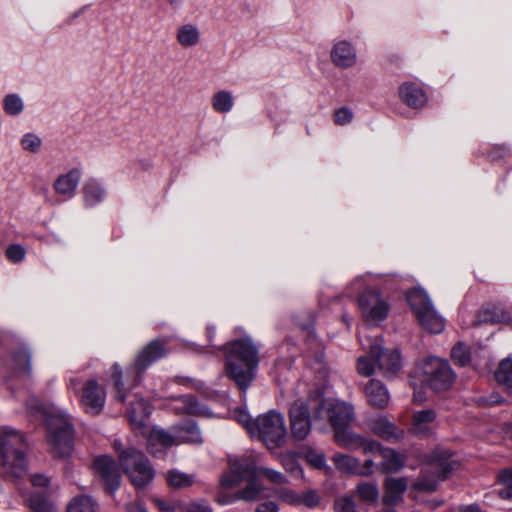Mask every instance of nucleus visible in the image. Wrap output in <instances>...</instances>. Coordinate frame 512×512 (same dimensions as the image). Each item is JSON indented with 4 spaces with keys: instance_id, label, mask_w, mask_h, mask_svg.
<instances>
[{
    "instance_id": "nucleus-13",
    "label": "nucleus",
    "mask_w": 512,
    "mask_h": 512,
    "mask_svg": "<svg viewBox=\"0 0 512 512\" xmlns=\"http://www.w3.org/2000/svg\"><path fill=\"white\" fill-rule=\"evenodd\" d=\"M358 306L363 318L369 322L383 321L390 310L387 299L374 289H365L358 296Z\"/></svg>"
},
{
    "instance_id": "nucleus-39",
    "label": "nucleus",
    "mask_w": 512,
    "mask_h": 512,
    "mask_svg": "<svg viewBox=\"0 0 512 512\" xmlns=\"http://www.w3.org/2000/svg\"><path fill=\"white\" fill-rule=\"evenodd\" d=\"M167 481L171 487L184 488L191 486L194 482L193 476L178 470L169 471Z\"/></svg>"
},
{
    "instance_id": "nucleus-59",
    "label": "nucleus",
    "mask_w": 512,
    "mask_h": 512,
    "mask_svg": "<svg viewBox=\"0 0 512 512\" xmlns=\"http://www.w3.org/2000/svg\"><path fill=\"white\" fill-rule=\"evenodd\" d=\"M285 467L291 473H302V469L300 468V466L292 459L289 460L287 464H285Z\"/></svg>"
},
{
    "instance_id": "nucleus-9",
    "label": "nucleus",
    "mask_w": 512,
    "mask_h": 512,
    "mask_svg": "<svg viewBox=\"0 0 512 512\" xmlns=\"http://www.w3.org/2000/svg\"><path fill=\"white\" fill-rule=\"evenodd\" d=\"M407 301L415 313L420 325L427 331L438 334L445 328L443 317L435 310L431 299L422 288L407 292Z\"/></svg>"
},
{
    "instance_id": "nucleus-14",
    "label": "nucleus",
    "mask_w": 512,
    "mask_h": 512,
    "mask_svg": "<svg viewBox=\"0 0 512 512\" xmlns=\"http://www.w3.org/2000/svg\"><path fill=\"white\" fill-rule=\"evenodd\" d=\"M450 454L448 451L436 450L431 455V471L436 475V478L430 479L424 475L421 479L413 484V488L425 492H433L436 490L438 482L446 478L447 474L452 470L451 462L449 461Z\"/></svg>"
},
{
    "instance_id": "nucleus-57",
    "label": "nucleus",
    "mask_w": 512,
    "mask_h": 512,
    "mask_svg": "<svg viewBox=\"0 0 512 512\" xmlns=\"http://www.w3.org/2000/svg\"><path fill=\"white\" fill-rule=\"evenodd\" d=\"M308 460L313 466L317 468H323L326 465V459L321 453L309 455Z\"/></svg>"
},
{
    "instance_id": "nucleus-8",
    "label": "nucleus",
    "mask_w": 512,
    "mask_h": 512,
    "mask_svg": "<svg viewBox=\"0 0 512 512\" xmlns=\"http://www.w3.org/2000/svg\"><path fill=\"white\" fill-rule=\"evenodd\" d=\"M251 429V437L261 440L268 449L280 448L285 443V419L275 410L259 415L256 418V426Z\"/></svg>"
},
{
    "instance_id": "nucleus-56",
    "label": "nucleus",
    "mask_w": 512,
    "mask_h": 512,
    "mask_svg": "<svg viewBox=\"0 0 512 512\" xmlns=\"http://www.w3.org/2000/svg\"><path fill=\"white\" fill-rule=\"evenodd\" d=\"M279 506L274 501H267L260 504L254 512H278Z\"/></svg>"
},
{
    "instance_id": "nucleus-43",
    "label": "nucleus",
    "mask_w": 512,
    "mask_h": 512,
    "mask_svg": "<svg viewBox=\"0 0 512 512\" xmlns=\"http://www.w3.org/2000/svg\"><path fill=\"white\" fill-rule=\"evenodd\" d=\"M371 356H360L357 360V371L364 377L371 376L375 371L374 361L371 360Z\"/></svg>"
},
{
    "instance_id": "nucleus-19",
    "label": "nucleus",
    "mask_w": 512,
    "mask_h": 512,
    "mask_svg": "<svg viewBox=\"0 0 512 512\" xmlns=\"http://www.w3.org/2000/svg\"><path fill=\"white\" fill-rule=\"evenodd\" d=\"M367 424L376 436L388 442L399 441L404 436V431L390 422L385 416L372 417L368 420Z\"/></svg>"
},
{
    "instance_id": "nucleus-37",
    "label": "nucleus",
    "mask_w": 512,
    "mask_h": 512,
    "mask_svg": "<svg viewBox=\"0 0 512 512\" xmlns=\"http://www.w3.org/2000/svg\"><path fill=\"white\" fill-rule=\"evenodd\" d=\"M3 109L10 116H18L24 110V102L16 93L8 94L3 99Z\"/></svg>"
},
{
    "instance_id": "nucleus-28",
    "label": "nucleus",
    "mask_w": 512,
    "mask_h": 512,
    "mask_svg": "<svg viewBox=\"0 0 512 512\" xmlns=\"http://www.w3.org/2000/svg\"><path fill=\"white\" fill-rule=\"evenodd\" d=\"M201 38L199 28L192 23L180 25L176 31V39L183 48H192L199 44Z\"/></svg>"
},
{
    "instance_id": "nucleus-52",
    "label": "nucleus",
    "mask_w": 512,
    "mask_h": 512,
    "mask_svg": "<svg viewBox=\"0 0 512 512\" xmlns=\"http://www.w3.org/2000/svg\"><path fill=\"white\" fill-rule=\"evenodd\" d=\"M301 505H304L307 508H315L320 503L319 495L313 491L309 490L301 495Z\"/></svg>"
},
{
    "instance_id": "nucleus-50",
    "label": "nucleus",
    "mask_w": 512,
    "mask_h": 512,
    "mask_svg": "<svg viewBox=\"0 0 512 512\" xmlns=\"http://www.w3.org/2000/svg\"><path fill=\"white\" fill-rule=\"evenodd\" d=\"M353 119V112L347 107H342L335 111L334 121L338 125H346Z\"/></svg>"
},
{
    "instance_id": "nucleus-46",
    "label": "nucleus",
    "mask_w": 512,
    "mask_h": 512,
    "mask_svg": "<svg viewBox=\"0 0 512 512\" xmlns=\"http://www.w3.org/2000/svg\"><path fill=\"white\" fill-rule=\"evenodd\" d=\"M279 498L285 503L292 506L301 505V495L290 489H282L279 492Z\"/></svg>"
},
{
    "instance_id": "nucleus-10",
    "label": "nucleus",
    "mask_w": 512,
    "mask_h": 512,
    "mask_svg": "<svg viewBox=\"0 0 512 512\" xmlns=\"http://www.w3.org/2000/svg\"><path fill=\"white\" fill-rule=\"evenodd\" d=\"M362 348L377 362L379 369L386 378H393L402 368L401 356L398 350L383 349L382 337L359 335Z\"/></svg>"
},
{
    "instance_id": "nucleus-27",
    "label": "nucleus",
    "mask_w": 512,
    "mask_h": 512,
    "mask_svg": "<svg viewBox=\"0 0 512 512\" xmlns=\"http://www.w3.org/2000/svg\"><path fill=\"white\" fill-rule=\"evenodd\" d=\"M172 409L177 414L205 416L208 413V408L200 404L193 395H183L175 399Z\"/></svg>"
},
{
    "instance_id": "nucleus-40",
    "label": "nucleus",
    "mask_w": 512,
    "mask_h": 512,
    "mask_svg": "<svg viewBox=\"0 0 512 512\" xmlns=\"http://www.w3.org/2000/svg\"><path fill=\"white\" fill-rule=\"evenodd\" d=\"M451 357L455 364L459 366H467L472 362L470 350L468 346L462 342L457 343L452 348Z\"/></svg>"
},
{
    "instance_id": "nucleus-17",
    "label": "nucleus",
    "mask_w": 512,
    "mask_h": 512,
    "mask_svg": "<svg viewBox=\"0 0 512 512\" xmlns=\"http://www.w3.org/2000/svg\"><path fill=\"white\" fill-rule=\"evenodd\" d=\"M165 343L160 339H155L147 344L137 355L131 370L136 374V383L140 381L142 373L155 361L161 359L166 354Z\"/></svg>"
},
{
    "instance_id": "nucleus-51",
    "label": "nucleus",
    "mask_w": 512,
    "mask_h": 512,
    "mask_svg": "<svg viewBox=\"0 0 512 512\" xmlns=\"http://www.w3.org/2000/svg\"><path fill=\"white\" fill-rule=\"evenodd\" d=\"M225 489L226 488H223L220 485V490L218 491L215 497V501L217 503H219L220 505H231L236 501H239V499L237 498V492H235L234 494H229L225 491Z\"/></svg>"
},
{
    "instance_id": "nucleus-48",
    "label": "nucleus",
    "mask_w": 512,
    "mask_h": 512,
    "mask_svg": "<svg viewBox=\"0 0 512 512\" xmlns=\"http://www.w3.org/2000/svg\"><path fill=\"white\" fill-rule=\"evenodd\" d=\"M335 512H357L354 501L350 497H341L335 501Z\"/></svg>"
},
{
    "instance_id": "nucleus-26",
    "label": "nucleus",
    "mask_w": 512,
    "mask_h": 512,
    "mask_svg": "<svg viewBox=\"0 0 512 512\" xmlns=\"http://www.w3.org/2000/svg\"><path fill=\"white\" fill-rule=\"evenodd\" d=\"M178 444L191 443L198 444L202 442V436L196 423L192 420H186L182 423L172 426Z\"/></svg>"
},
{
    "instance_id": "nucleus-22",
    "label": "nucleus",
    "mask_w": 512,
    "mask_h": 512,
    "mask_svg": "<svg viewBox=\"0 0 512 512\" xmlns=\"http://www.w3.org/2000/svg\"><path fill=\"white\" fill-rule=\"evenodd\" d=\"M364 393L369 405L375 408L383 409L389 403V392L380 380H369L364 387Z\"/></svg>"
},
{
    "instance_id": "nucleus-5",
    "label": "nucleus",
    "mask_w": 512,
    "mask_h": 512,
    "mask_svg": "<svg viewBox=\"0 0 512 512\" xmlns=\"http://www.w3.org/2000/svg\"><path fill=\"white\" fill-rule=\"evenodd\" d=\"M310 403L314 409V422L329 423L334 431L347 428L353 419V407L337 399L323 397V389H310Z\"/></svg>"
},
{
    "instance_id": "nucleus-44",
    "label": "nucleus",
    "mask_w": 512,
    "mask_h": 512,
    "mask_svg": "<svg viewBox=\"0 0 512 512\" xmlns=\"http://www.w3.org/2000/svg\"><path fill=\"white\" fill-rule=\"evenodd\" d=\"M260 473L265 478H267L269 481L275 484H283L286 482V477L279 471H276L271 468L267 467H256V474Z\"/></svg>"
},
{
    "instance_id": "nucleus-63",
    "label": "nucleus",
    "mask_w": 512,
    "mask_h": 512,
    "mask_svg": "<svg viewBox=\"0 0 512 512\" xmlns=\"http://www.w3.org/2000/svg\"><path fill=\"white\" fill-rule=\"evenodd\" d=\"M173 9H180L185 0H167Z\"/></svg>"
},
{
    "instance_id": "nucleus-11",
    "label": "nucleus",
    "mask_w": 512,
    "mask_h": 512,
    "mask_svg": "<svg viewBox=\"0 0 512 512\" xmlns=\"http://www.w3.org/2000/svg\"><path fill=\"white\" fill-rule=\"evenodd\" d=\"M120 464L136 487H145L154 478V469L144 453L135 448H128L119 455Z\"/></svg>"
},
{
    "instance_id": "nucleus-55",
    "label": "nucleus",
    "mask_w": 512,
    "mask_h": 512,
    "mask_svg": "<svg viewBox=\"0 0 512 512\" xmlns=\"http://www.w3.org/2000/svg\"><path fill=\"white\" fill-rule=\"evenodd\" d=\"M313 369L317 370L319 373L325 376L326 368L324 364V355L322 351H317L315 353L314 362H309Z\"/></svg>"
},
{
    "instance_id": "nucleus-18",
    "label": "nucleus",
    "mask_w": 512,
    "mask_h": 512,
    "mask_svg": "<svg viewBox=\"0 0 512 512\" xmlns=\"http://www.w3.org/2000/svg\"><path fill=\"white\" fill-rule=\"evenodd\" d=\"M93 469L105 482L110 492H114L120 485V469L115 460L108 455L98 456L93 462Z\"/></svg>"
},
{
    "instance_id": "nucleus-62",
    "label": "nucleus",
    "mask_w": 512,
    "mask_h": 512,
    "mask_svg": "<svg viewBox=\"0 0 512 512\" xmlns=\"http://www.w3.org/2000/svg\"><path fill=\"white\" fill-rule=\"evenodd\" d=\"M154 502L161 511H169V506L163 500L156 499Z\"/></svg>"
},
{
    "instance_id": "nucleus-24",
    "label": "nucleus",
    "mask_w": 512,
    "mask_h": 512,
    "mask_svg": "<svg viewBox=\"0 0 512 512\" xmlns=\"http://www.w3.org/2000/svg\"><path fill=\"white\" fill-rule=\"evenodd\" d=\"M400 99L409 107L422 108L427 103V96L423 89L412 82H405L399 87Z\"/></svg>"
},
{
    "instance_id": "nucleus-45",
    "label": "nucleus",
    "mask_w": 512,
    "mask_h": 512,
    "mask_svg": "<svg viewBox=\"0 0 512 512\" xmlns=\"http://www.w3.org/2000/svg\"><path fill=\"white\" fill-rule=\"evenodd\" d=\"M234 418L247 430L251 435V428L256 426V419L252 420L250 415L243 409H237L234 412Z\"/></svg>"
},
{
    "instance_id": "nucleus-6",
    "label": "nucleus",
    "mask_w": 512,
    "mask_h": 512,
    "mask_svg": "<svg viewBox=\"0 0 512 512\" xmlns=\"http://www.w3.org/2000/svg\"><path fill=\"white\" fill-rule=\"evenodd\" d=\"M23 435L14 429L4 427L0 430V460L4 472L14 478H21L27 473Z\"/></svg>"
},
{
    "instance_id": "nucleus-32",
    "label": "nucleus",
    "mask_w": 512,
    "mask_h": 512,
    "mask_svg": "<svg viewBox=\"0 0 512 512\" xmlns=\"http://www.w3.org/2000/svg\"><path fill=\"white\" fill-rule=\"evenodd\" d=\"M496 381L512 395V355L503 359L495 372Z\"/></svg>"
},
{
    "instance_id": "nucleus-7",
    "label": "nucleus",
    "mask_w": 512,
    "mask_h": 512,
    "mask_svg": "<svg viewBox=\"0 0 512 512\" xmlns=\"http://www.w3.org/2000/svg\"><path fill=\"white\" fill-rule=\"evenodd\" d=\"M296 400L290 407V428L292 436L297 440L305 439L311 430V421H314V409L310 403V389L307 384L300 382L295 388Z\"/></svg>"
},
{
    "instance_id": "nucleus-35",
    "label": "nucleus",
    "mask_w": 512,
    "mask_h": 512,
    "mask_svg": "<svg viewBox=\"0 0 512 512\" xmlns=\"http://www.w3.org/2000/svg\"><path fill=\"white\" fill-rule=\"evenodd\" d=\"M66 512H97V504L89 496H76L68 504Z\"/></svg>"
},
{
    "instance_id": "nucleus-30",
    "label": "nucleus",
    "mask_w": 512,
    "mask_h": 512,
    "mask_svg": "<svg viewBox=\"0 0 512 512\" xmlns=\"http://www.w3.org/2000/svg\"><path fill=\"white\" fill-rule=\"evenodd\" d=\"M211 106L215 112L227 114L234 107V96L227 90L217 91L211 97Z\"/></svg>"
},
{
    "instance_id": "nucleus-31",
    "label": "nucleus",
    "mask_w": 512,
    "mask_h": 512,
    "mask_svg": "<svg viewBox=\"0 0 512 512\" xmlns=\"http://www.w3.org/2000/svg\"><path fill=\"white\" fill-rule=\"evenodd\" d=\"M333 462L336 466V468L342 472L350 473L359 475L363 472L362 465L360 464V461L351 456L346 454H335L333 456Z\"/></svg>"
},
{
    "instance_id": "nucleus-21",
    "label": "nucleus",
    "mask_w": 512,
    "mask_h": 512,
    "mask_svg": "<svg viewBox=\"0 0 512 512\" xmlns=\"http://www.w3.org/2000/svg\"><path fill=\"white\" fill-rule=\"evenodd\" d=\"M81 175L82 173L79 169H71L56 178L53 183V189L58 195L62 196L64 200H70L76 194Z\"/></svg>"
},
{
    "instance_id": "nucleus-29",
    "label": "nucleus",
    "mask_w": 512,
    "mask_h": 512,
    "mask_svg": "<svg viewBox=\"0 0 512 512\" xmlns=\"http://www.w3.org/2000/svg\"><path fill=\"white\" fill-rule=\"evenodd\" d=\"M382 458L381 462V471L383 473H395L399 471L405 463V460L401 454L396 452L394 449L385 448L382 450V454H380Z\"/></svg>"
},
{
    "instance_id": "nucleus-12",
    "label": "nucleus",
    "mask_w": 512,
    "mask_h": 512,
    "mask_svg": "<svg viewBox=\"0 0 512 512\" xmlns=\"http://www.w3.org/2000/svg\"><path fill=\"white\" fill-rule=\"evenodd\" d=\"M455 379L449 363L446 360L429 357L421 368V381L432 390L439 392L451 387Z\"/></svg>"
},
{
    "instance_id": "nucleus-41",
    "label": "nucleus",
    "mask_w": 512,
    "mask_h": 512,
    "mask_svg": "<svg viewBox=\"0 0 512 512\" xmlns=\"http://www.w3.org/2000/svg\"><path fill=\"white\" fill-rule=\"evenodd\" d=\"M357 493L361 500L374 502L379 497L378 487L374 483L362 482L357 486Z\"/></svg>"
},
{
    "instance_id": "nucleus-54",
    "label": "nucleus",
    "mask_w": 512,
    "mask_h": 512,
    "mask_svg": "<svg viewBox=\"0 0 512 512\" xmlns=\"http://www.w3.org/2000/svg\"><path fill=\"white\" fill-rule=\"evenodd\" d=\"M185 512H213V510L206 502L201 500L186 505Z\"/></svg>"
},
{
    "instance_id": "nucleus-2",
    "label": "nucleus",
    "mask_w": 512,
    "mask_h": 512,
    "mask_svg": "<svg viewBox=\"0 0 512 512\" xmlns=\"http://www.w3.org/2000/svg\"><path fill=\"white\" fill-rule=\"evenodd\" d=\"M27 411L47 427L48 442L55 457L66 458L73 450V427L69 415L54 404L36 398L27 401Z\"/></svg>"
},
{
    "instance_id": "nucleus-3",
    "label": "nucleus",
    "mask_w": 512,
    "mask_h": 512,
    "mask_svg": "<svg viewBox=\"0 0 512 512\" xmlns=\"http://www.w3.org/2000/svg\"><path fill=\"white\" fill-rule=\"evenodd\" d=\"M225 356V374L246 396L259 365L258 350L249 337L231 341L220 348Z\"/></svg>"
},
{
    "instance_id": "nucleus-25",
    "label": "nucleus",
    "mask_w": 512,
    "mask_h": 512,
    "mask_svg": "<svg viewBox=\"0 0 512 512\" xmlns=\"http://www.w3.org/2000/svg\"><path fill=\"white\" fill-rule=\"evenodd\" d=\"M407 479L404 477L386 479L384 488L383 502L386 505H395L402 500L403 494L407 489Z\"/></svg>"
},
{
    "instance_id": "nucleus-42",
    "label": "nucleus",
    "mask_w": 512,
    "mask_h": 512,
    "mask_svg": "<svg viewBox=\"0 0 512 512\" xmlns=\"http://www.w3.org/2000/svg\"><path fill=\"white\" fill-rule=\"evenodd\" d=\"M21 147L28 152L37 153L42 146V139L34 133H26L20 140Z\"/></svg>"
},
{
    "instance_id": "nucleus-53",
    "label": "nucleus",
    "mask_w": 512,
    "mask_h": 512,
    "mask_svg": "<svg viewBox=\"0 0 512 512\" xmlns=\"http://www.w3.org/2000/svg\"><path fill=\"white\" fill-rule=\"evenodd\" d=\"M371 283H374V279H372L371 275L358 276L351 282L350 288L353 291H359Z\"/></svg>"
},
{
    "instance_id": "nucleus-23",
    "label": "nucleus",
    "mask_w": 512,
    "mask_h": 512,
    "mask_svg": "<svg viewBox=\"0 0 512 512\" xmlns=\"http://www.w3.org/2000/svg\"><path fill=\"white\" fill-rule=\"evenodd\" d=\"M82 193L84 206L92 208L105 200L107 189L101 181L91 178L84 182Z\"/></svg>"
},
{
    "instance_id": "nucleus-15",
    "label": "nucleus",
    "mask_w": 512,
    "mask_h": 512,
    "mask_svg": "<svg viewBox=\"0 0 512 512\" xmlns=\"http://www.w3.org/2000/svg\"><path fill=\"white\" fill-rule=\"evenodd\" d=\"M331 63L338 69L353 68L358 61L357 48L348 39H336L329 53Z\"/></svg>"
},
{
    "instance_id": "nucleus-16",
    "label": "nucleus",
    "mask_w": 512,
    "mask_h": 512,
    "mask_svg": "<svg viewBox=\"0 0 512 512\" xmlns=\"http://www.w3.org/2000/svg\"><path fill=\"white\" fill-rule=\"evenodd\" d=\"M106 392L94 379L87 380L81 391L80 402L84 411L90 415H98L104 408Z\"/></svg>"
},
{
    "instance_id": "nucleus-49",
    "label": "nucleus",
    "mask_w": 512,
    "mask_h": 512,
    "mask_svg": "<svg viewBox=\"0 0 512 512\" xmlns=\"http://www.w3.org/2000/svg\"><path fill=\"white\" fill-rule=\"evenodd\" d=\"M6 256L11 262L18 263L24 259L25 250L20 245H10L6 249Z\"/></svg>"
},
{
    "instance_id": "nucleus-47",
    "label": "nucleus",
    "mask_w": 512,
    "mask_h": 512,
    "mask_svg": "<svg viewBox=\"0 0 512 512\" xmlns=\"http://www.w3.org/2000/svg\"><path fill=\"white\" fill-rule=\"evenodd\" d=\"M385 448L386 447H383L379 442L372 439H367L365 437H363V443H361L360 446V449H362L365 454L374 453L378 454L379 456L382 454V450H385Z\"/></svg>"
},
{
    "instance_id": "nucleus-36",
    "label": "nucleus",
    "mask_w": 512,
    "mask_h": 512,
    "mask_svg": "<svg viewBox=\"0 0 512 512\" xmlns=\"http://www.w3.org/2000/svg\"><path fill=\"white\" fill-rule=\"evenodd\" d=\"M499 488L495 491L505 500H512V470L504 469L499 473Z\"/></svg>"
},
{
    "instance_id": "nucleus-64",
    "label": "nucleus",
    "mask_w": 512,
    "mask_h": 512,
    "mask_svg": "<svg viewBox=\"0 0 512 512\" xmlns=\"http://www.w3.org/2000/svg\"><path fill=\"white\" fill-rule=\"evenodd\" d=\"M460 512H481V510L477 505H470L464 507Z\"/></svg>"
},
{
    "instance_id": "nucleus-61",
    "label": "nucleus",
    "mask_w": 512,
    "mask_h": 512,
    "mask_svg": "<svg viewBox=\"0 0 512 512\" xmlns=\"http://www.w3.org/2000/svg\"><path fill=\"white\" fill-rule=\"evenodd\" d=\"M127 512H148L140 503L132 504L127 507Z\"/></svg>"
},
{
    "instance_id": "nucleus-33",
    "label": "nucleus",
    "mask_w": 512,
    "mask_h": 512,
    "mask_svg": "<svg viewBox=\"0 0 512 512\" xmlns=\"http://www.w3.org/2000/svg\"><path fill=\"white\" fill-rule=\"evenodd\" d=\"M336 442L349 450L360 449L361 443H363V436L356 434L347 428H342L335 431Z\"/></svg>"
},
{
    "instance_id": "nucleus-4",
    "label": "nucleus",
    "mask_w": 512,
    "mask_h": 512,
    "mask_svg": "<svg viewBox=\"0 0 512 512\" xmlns=\"http://www.w3.org/2000/svg\"><path fill=\"white\" fill-rule=\"evenodd\" d=\"M246 481L247 485L237 490L239 501L252 502L259 499L263 485L256 476V457L253 454L229 456L228 469L219 479L223 488H233Z\"/></svg>"
},
{
    "instance_id": "nucleus-20",
    "label": "nucleus",
    "mask_w": 512,
    "mask_h": 512,
    "mask_svg": "<svg viewBox=\"0 0 512 512\" xmlns=\"http://www.w3.org/2000/svg\"><path fill=\"white\" fill-rule=\"evenodd\" d=\"M437 413L434 409L415 411L412 416L411 432L420 437L433 434L436 426Z\"/></svg>"
},
{
    "instance_id": "nucleus-34",
    "label": "nucleus",
    "mask_w": 512,
    "mask_h": 512,
    "mask_svg": "<svg viewBox=\"0 0 512 512\" xmlns=\"http://www.w3.org/2000/svg\"><path fill=\"white\" fill-rule=\"evenodd\" d=\"M30 353L25 348L22 347L17 352L13 353L12 361L14 365L15 372L19 375H29L31 372V364H30Z\"/></svg>"
},
{
    "instance_id": "nucleus-58",
    "label": "nucleus",
    "mask_w": 512,
    "mask_h": 512,
    "mask_svg": "<svg viewBox=\"0 0 512 512\" xmlns=\"http://www.w3.org/2000/svg\"><path fill=\"white\" fill-rule=\"evenodd\" d=\"M30 481L34 487H45L49 483V478L45 475L38 474L31 476Z\"/></svg>"
},
{
    "instance_id": "nucleus-38",
    "label": "nucleus",
    "mask_w": 512,
    "mask_h": 512,
    "mask_svg": "<svg viewBox=\"0 0 512 512\" xmlns=\"http://www.w3.org/2000/svg\"><path fill=\"white\" fill-rule=\"evenodd\" d=\"M27 503L33 512H57L55 506L46 497L37 493L31 494Z\"/></svg>"
},
{
    "instance_id": "nucleus-1",
    "label": "nucleus",
    "mask_w": 512,
    "mask_h": 512,
    "mask_svg": "<svg viewBox=\"0 0 512 512\" xmlns=\"http://www.w3.org/2000/svg\"><path fill=\"white\" fill-rule=\"evenodd\" d=\"M111 378L114 381V387L117 391V399L121 403H127V417L132 428L148 437V448L152 454H156L157 446L168 448L178 444L174 431H166L161 428L154 427L149 429L147 426L151 413V407L147 401L140 396V392H127L122 381V369L118 363L112 366Z\"/></svg>"
},
{
    "instance_id": "nucleus-60",
    "label": "nucleus",
    "mask_w": 512,
    "mask_h": 512,
    "mask_svg": "<svg viewBox=\"0 0 512 512\" xmlns=\"http://www.w3.org/2000/svg\"><path fill=\"white\" fill-rule=\"evenodd\" d=\"M373 465H374L373 460H371V459L366 460L364 465L362 466L363 472L360 473L359 475H369V474H371L372 473Z\"/></svg>"
}]
</instances>
